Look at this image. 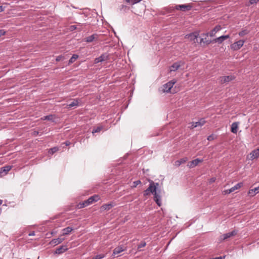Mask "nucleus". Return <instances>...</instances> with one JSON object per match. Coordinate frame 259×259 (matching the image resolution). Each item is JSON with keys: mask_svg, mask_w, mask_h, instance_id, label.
<instances>
[{"mask_svg": "<svg viewBox=\"0 0 259 259\" xmlns=\"http://www.w3.org/2000/svg\"><path fill=\"white\" fill-rule=\"evenodd\" d=\"M205 120L203 118H201L199 121H198L197 122H191L190 127L191 128H194L197 126H202V125H203L205 124Z\"/></svg>", "mask_w": 259, "mask_h": 259, "instance_id": "nucleus-12", "label": "nucleus"}, {"mask_svg": "<svg viewBox=\"0 0 259 259\" xmlns=\"http://www.w3.org/2000/svg\"><path fill=\"white\" fill-rule=\"evenodd\" d=\"M123 251H124V249L122 248V247L118 246V247H116L115 248H114V249L113 250V253L112 254V256L113 257H114L115 255L121 253Z\"/></svg>", "mask_w": 259, "mask_h": 259, "instance_id": "nucleus-21", "label": "nucleus"}, {"mask_svg": "<svg viewBox=\"0 0 259 259\" xmlns=\"http://www.w3.org/2000/svg\"><path fill=\"white\" fill-rule=\"evenodd\" d=\"M103 129V126L102 125L98 126L97 127L94 128L92 131V134L100 133Z\"/></svg>", "mask_w": 259, "mask_h": 259, "instance_id": "nucleus-29", "label": "nucleus"}, {"mask_svg": "<svg viewBox=\"0 0 259 259\" xmlns=\"http://www.w3.org/2000/svg\"><path fill=\"white\" fill-rule=\"evenodd\" d=\"M171 8L172 9V10H174V9H176L178 10H180L185 12L186 11L190 10L192 9V6L189 4H184V5H176L174 7H172Z\"/></svg>", "mask_w": 259, "mask_h": 259, "instance_id": "nucleus-2", "label": "nucleus"}, {"mask_svg": "<svg viewBox=\"0 0 259 259\" xmlns=\"http://www.w3.org/2000/svg\"><path fill=\"white\" fill-rule=\"evenodd\" d=\"M146 243L145 241H142L140 244L138 245V250L140 251V248L144 247L146 246Z\"/></svg>", "mask_w": 259, "mask_h": 259, "instance_id": "nucleus-35", "label": "nucleus"}, {"mask_svg": "<svg viewBox=\"0 0 259 259\" xmlns=\"http://www.w3.org/2000/svg\"><path fill=\"white\" fill-rule=\"evenodd\" d=\"M202 161H203L202 159L196 158V159L190 161V162H189L188 164V166L190 168H193L195 166H196V165H197L199 162H201Z\"/></svg>", "mask_w": 259, "mask_h": 259, "instance_id": "nucleus-16", "label": "nucleus"}, {"mask_svg": "<svg viewBox=\"0 0 259 259\" xmlns=\"http://www.w3.org/2000/svg\"><path fill=\"white\" fill-rule=\"evenodd\" d=\"M78 106V101L77 100H74L71 103L67 105L68 108L73 107H77Z\"/></svg>", "mask_w": 259, "mask_h": 259, "instance_id": "nucleus-28", "label": "nucleus"}, {"mask_svg": "<svg viewBox=\"0 0 259 259\" xmlns=\"http://www.w3.org/2000/svg\"><path fill=\"white\" fill-rule=\"evenodd\" d=\"M67 249V246L62 245L56 249L55 253L60 254L66 251Z\"/></svg>", "mask_w": 259, "mask_h": 259, "instance_id": "nucleus-19", "label": "nucleus"}, {"mask_svg": "<svg viewBox=\"0 0 259 259\" xmlns=\"http://www.w3.org/2000/svg\"><path fill=\"white\" fill-rule=\"evenodd\" d=\"M244 41L242 40H239L231 45V49L237 51L239 50L243 45Z\"/></svg>", "mask_w": 259, "mask_h": 259, "instance_id": "nucleus-6", "label": "nucleus"}, {"mask_svg": "<svg viewBox=\"0 0 259 259\" xmlns=\"http://www.w3.org/2000/svg\"><path fill=\"white\" fill-rule=\"evenodd\" d=\"M140 184H141V181L140 180L136 181L133 182V187H136Z\"/></svg>", "mask_w": 259, "mask_h": 259, "instance_id": "nucleus-37", "label": "nucleus"}, {"mask_svg": "<svg viewBox=\"0 0 259 259\" xmlns=\"http://www.w3.org/2000/svg\"><path fill=\"white\" fill-rule=\"evenodd\" d=\"M158 186L159 183L150 181L148 189L149 190V191L154 195V200L156 204L159 206H160L161 205V191L158 189L157 187Z\"/></svg>", "mask_w": 259, "mask_h": 259, "instance_id": "nucleus-1", "label": "nucleus"}, {"mask_svg": "<svg viewBox=\"0 0 259 259\" xmlns=\"http://www.w3.org/2000/svg\"><path fill=\"white\" fill-rule=\"evenodd\" d=\"M206 37L207 36H205L204 38L203 37H202L201 39H200V43H203V44H205L206 45H209L211 43H213L212 42V40H209V39H206Z\"/></svg>", "mask_w": 259, "mask_h": 259, "instance_id": "nucleus-27", "label": "nucleus"}, {"mask_svg": "<svg viewBox=\"0 0 259 259\" xmlns=\"http://www.w3.org/2000/svg\"><path fill=\"white\" fill-rule=\"evenodd\" d=\"M98 34H93L91 36H89L85 38V41L88 42H91L93 41L94 40H97L98 39Z\"/></svg>", "mask_w": 259, "mask_h": 259, "instance_id": "nucleus-20", "label": "nucleus"}, {"mask_svg": "<svg viewBox=\"0 0 259 259\" xmlns=\"http://www.w3.org/2000/svg\"><path fill=\"white\" fill-rule=\"evenodd\" d=\"M238 127V123L237 122H233L231 125V132L236 134Z\"/></svg>", "mask_w": 259, "mask_h": 259, "instance_id": "nucleus-25", "label": "nucleus"}, {"mask_svg": "<svg viewBox=\"0 0 259 259\" xmlns=\"http://www.w3.org/2000/svg\"><path fill=\"white\" fill-rule=\"evenodd\" d=\"M76 28H77V27H76V25H71L69 27V30L70 31H72L75 30Z\"/></svg>", "mask_w": 259, "mask_h": 259, "instance_id": "nucleus-39", "label": "nucleus"}, {"mask_svg": "<svg viewBox=\"0 0 259 259\" xmlns=\"http://www.w3.org/2000/svg\"><path fill=\"white\" fill-rule=\"evenodd\" d=\"M105 257V254H100L97 255L96 256H95L94 257H93L92 259H102Z\"/></svg>", "mask_w": 259, "mask_h": 259, "instance_id": "nucleus-36", "label": "nucleus"}, {"mask_svg": "<svg viewBox=\"0 0 259 259\" xmlns=\"http://www.w3.org/2000/svg\"><path fill=\"white\" fill-rule=\"evenodd\" d=\"M12 168L11 166L7 165L4 166L1 168L0 174H2L3 172L5 173V175L7 174L8 171H9Z\"/></svg>", "mask_w": 259, "mask_h": 259, "instance_id": "nucleus-23", "label": "nucleus"}, {"mask_svg": "<svg viewBox=\"0 0 259 259\" xmlns=\"http://www.w3.org/2000/svg\"><path fill=\"white\" fill-rule=\"evenodd\" d=\"M65 144H66V146L69 145L70 144V142H65Z\"/></svg>", "mask_w": 259, "mask_h": 259, "instance_id": "nucleus-48", "label": "nucleus"}, {"mask_svg": "<svg viewBox=\"0 0 259 259\" xmlns=\"http://www.w3.org/2000/svg\"><path fill=\"white\" fill-rule=\"evenodd\" d=\"M59 150V148L57 147H54L51 149H50L48 151V153L49 154H53L55 152H56Z\"/></svg>", "mask_w": 259, "mask_h": 259, "instance_id": "nucleus-31", "label": "nucleus"}, {"mask_svg": "<svg viewBox=\"0 0 259 259\" xmlns=\"http://www.w3.org/2000/svg\"><path fill=\"white\" fill-rule=\"evenodd\" d=\"M242 185L243 184L242 183H239L236 184L234 186L231 188L230 189L226 190V193L230 194L234 192L235 190L240 188L241 186H242Z\"/></svg>", "mask_w": 259, "mask_h": 259, "instance_id": "nucleus-18", "label": "nucleus"}, {"mask_svg": "<svg viewBox=\"0 0 259 259\" xmlns=\"http://www.w3.org/2000/svg\"><path fill=\"white\" fill-rule=\"evenodd\" d=\"M198 36V32H195L186 35L185 37L186 38H188L190 41H193L194 42H195V40H197Z\"/></svg>", "mask_w": 259, "mask_h": 259, "instance_id": "nucleus-8", "label": "nucleus"}, {"mask_svg": "<svg viewBox=\"0 0 259 259\" xmlns=\"http://www.w3.org/2000/svg\"><path fill=\"white\" fill-rule=\"evenodd\" d=\"M259 193V186L253 189H250L248 191V194L251 196H253Z\"/></svg>", "mask_w": 259, "mask_h": 259, "instance_id": "nucleus-22", "label": "nucleus"}, {"mask_svg": "<svg viewBox=\"0 0 259 259\" xmlns=\"http://www.w3.org/2000/svg\"><path fill=\"white\" fill-rule=\"evenodd\" d=\"M78 58V56L77 55L73 54L69 59L68 63L70 64L73 63Z\"/></svg>", "mask_w": 259, "mask_h": 259, "instance_id": "nucleus-30", "label": "nucleus"}, {"mask_svg": "<svg viewBox=\"0 0 259 259\" xmlns=\"http://www.w3.org/2000/svg\"><path fill=\"white\" fill-rule=\"evenodd\" d=\"M150 193H151V192H150L149 190L147 188L144 191V196L149 195Z\"/></svg>", "mask_w": 259, "mask_h": 259, "instance_id": "nucleus-38", "label": "nucleus"}, {"mask_svg": "<svg viewBox=\"0 0 259 259\" xmlns=\"http://www.w3.org/2000/svg\"><path fill=\"white\" fill-rule=\"evenodd\" d=\"M5 33H6V31L4 30H3V29L0 30V37L2 35H5Z\"/></svg>", "mask_w": 259, "mask_h": 259, "instance_id": "nucleus-42", "label": "nucleus"}, {"mask_svg": "<svg viewBox=\"0 0 259 259\" xmlns=\"http://www.w3.org/2000/svg\"><path fill=\"white\" fill-rule=\"evenodd\" d=\"M99 200V196L97 195H95L90 197L88 199L85 200V203L88 206L94 202H97Z\"/></svg>", "mask_w": 259, "mask_h": 259, "instance_id": "nucleus-11", "label": "nucleus"}, {"mask_svg": "<svg viewBox=\"0 0 259 259\" xmlns=\"http://www.w3.org/2000/svg\"><path fill=\"white\" fill-rule=\"evenodd\" d=\"M259 157V148L253 150L247 156V159L249 160H253L257 159Z\"/></svg>", "mask_w": 259, "mask_h": 259, "instance_id": "nucleus-4", "label": "nucleus"}, {"mask_svg": "<svg viewBox=\"0 0 259 259\" xmlns=\"http://www.w3.org/2000/svg\"><path fill=\"white\" fill-rule=\"evenodd\" d=\"M259 2V0H249V3L251 5L256 4Z\"/></svg>", "mask_w": 259, "mask_h": 259, "instance_id": "nucleus-40", "label": "nucleus"}, {"mask_svg": "<svg viewBox=\"0 0 259 259\" xmlns=\"http://www.w3.org/2000/svg\"><path fill=\"white\" fill-rule=\"evenodd\" d=\"M176 82L175 80H172L169 81V82L166 83L163 85V91L164 92H168L170 91V89L172 88L173 85Z\"/></svg>", "mask_w": 259, "mask_h": 259, "instance_id": "nucleus-5", "label": "nucleus"}, {"mask_svg": "<svg viewBox=\"0 0 259 259\" xmlns=\"http://www.w3.org/2000/svg\"><path fill=\"white\" fill-rule=\"evenodd\" d=\"M214 139V136L213 135H210L207 137V140L208 141H211Z\"/></svg>", "mask_w": 259, "mask_h": 259, "instance_id": "nucleus-41", "label": "nucleus"}, {"mask_svg": "<svg viewBox=\"0 0 259 259\" xmlns=\"http://www.w3.org/2000/svg\"><path fill=\"white\" fill-rule=\"evenodd\" d=\"M234 78L235 77L232 75L223 76L220 77L219 80L221 83H225L233 80Z\"/></svg>", "mask_w": 259, "mask_h": 259, "instance_id": "nucleus-10", "label": "nucleus"}, {"mask_svg": "<svg viewBox=\"0 0 259 259\" xmlns=\"http://www.w3.org/2000/svg\"><path fill=\"white\" fill-rule=\"evenodd\" d=\"M237 233V231L236 230H233L230 232L224 234L221 236V239L223 240H225L231 237L234 236L236 235Z\"/></svg>", "mask_w": 259, "mask_h": 259, "instance_id": "nucleus-13", "label": "nucleus"}, {"mask_svg": "<svg viewBox=\"0 0 259 259\" xmlns=\"http://www.w3.org/2000/svg\"><path fill=\"white\" fill-rule=\"evenodd\" d=\"M109 55L106 53H105V54L101 55L100 57L96 58L95 59L94 61H95V63L96 64V63H98L100 62H102L107 61V60H109Z\"/></svg>", "mask_w": 259, "mask_h": 259, "instance_id": "nucleus-7", "label": "nucleus"}, {"mask_svg": "<svg viewBox=\"0 0 259 259\" xmlns=\"http://www.w3.org/2000/svg\"><path fill=\"white\" fill-rule=\"evenodd\" d=\"M34 235H35V232H34V231L31 232H30V233L29 234V236H34Z\"/></svg>", "mask_w": 259, "mask_h": 259, "instance_id": "nucleus-45", "label": "nucleus"}, {"mask_svg": "<svg viewBox=\"0 0 259 259\" xmlns=\"http://www.w3.org/2000/svg\"><path fill=\"white\" fill-rule=\"evenodd\" d=\"M115 205V203L113 202H111L107 204H105L101 207V210H109Z\"/></svg>", "mask_w": 259, "mask_h": 259, "instance_id": "nucleus-14", "label": "nucleus"}, {"mask_svg": "<svg viewBox=\"0 0 259 259\" xmlns=\"http://www.w3.org/2000/svg\"><path fill=\"white\" fill-rule=\"evenodd\" d=\"M216 180V179L215 178H211L210 180H209V183H212L213 182H214Z\"/></svg>", "mask_w": 259, "mask_h": 259, "instance_id": "nucleus-43", "label": "nucleus"}, {"mask_svg": "<svg viewBox=\"0 0 259 259\" xmlns=\"http://www.w3.org/2000/svg\"><path fill=\"white\" fill-rule=\"evenodd\" d=\"M64 240V238L59 237L56 239H54L51 241L50 244L53 246H56L61 242H62Z\"/></svg>", "mask_w": 259, "mask_h": 259, "instance_id": "nucleus-17", "label": "nucleus"}, {"mask_svg": "<svg viewBox=\"0 0 259 259\" xmlns=\"http://www.w3.org/2000/svg\"><path fill=\"white\" fill-rule=\"evenodd\" d=\"M43 120H53V116L52 115H49L47 116H45L42 118Z\"/></svg>", "mask_w": 259, "mask_h": 259, "instance_id": "nucleus-34", "label": "nucleus"}, {"mask_svg": "<svg viewBox=\"0 0 259 259\" xmlns=\"http://www.w3.org/2000/svg\"><path fill=\"white\" fill-rule=\"evenodd\" d=\"M87 206L86 204L85 203V201H84L82 202H80L77 205V208L78 209L82 208Z\"/></svg>", "mask_w": 259, "mask_h": 259, "instance_id": "nucleus-33", "label": "nucleus"}, {"mask_svg": "<svg viewBox=\"0 0 259 259\" xmlns=\"http://www.w3.org/2000/svg\"><path fill=\"white\" fill-rule=\"evenodd\" d=\"M230 37L229 35H222L212 40L213 42H218L219 44L222 43L225 40Z\"/></svg>", "mask_w": 259, "mask_h": 259, "instance_id": "nucleus-15", "label": "nucleus"}, {"mask_svg": "<svg viewBox=\"0 0 259 259\" xmlns=\"http://www.w3.org/2000/svg\"><path fill=\"white\" fill-rule=\"evenodd\" d=\"M225 258V256L224 257L220 256V257H216L214 258L213 259H223Z\"/></svg>", "mask_w": 259, "mask_h": 259, "instance_id": "nucleus-47", "label": "nucleus"}, {"mask_svg": "<svg viewBox=\"0 0 259 259\" xmlns=\"http://www.w3.org/2000/svg\"><path fill=\"white\" fill-rule=\"evenodd\" d=\"M72 228L70 227H66L62 230V235H68L69 233H70L72 231Z\"/></svg>", "mask_w": 259, "mask_h": 259, "instance_id": "nucleus-26", "label": "nucleus"}, {"mask_svg": "<svg viewBox=\"0 0 259 259\" xmlns=\"http://www.w3.org/2000/svg\"><path fill=\"white\" fill-rule=\"evenodd\" d=\"M184 64V63L182 61L177 62L174 63L169 67V71H176L179 69V68Z\"/></svg>", "mask_w": 259, "mask_h": 259, "instance_id": "nucleus-9", "label": "nucleus"}, {"mask_svg": "<svg viewBox=\"0 0 259 259\" xmlns=\"http://www.w3.org/2000/svg\"><path fill=\"white\" fill-rule=\"evenodd\" d=\"M3 201L0 199V205L2 204Z\"/></svg>", "mask_w": 259, "mask_h": 259, "instance_id": "nucleus-50", "label": "nucleus"}, {"mask_svg": "<svg viewBox=\"0 0 259 259\" xmlns=\"http://www.w3.org/2000/svg\"><path fill=\"white\" fill-rule=\"evenodd\" d=\"M222 29V27L220 25H217L215 27L211 30L209 32L203 33L201 34L202 36H208V35L210 37L214 36L216 33Z\"/></svg>", "mask_w": 259, "mask_h": 259, "instance_id": "nucleus-3", "label": "nucleus"}, {"mask_svg": "<svg viewBox=\"0 0 259 259\" xmlns=\"http://www.w3.org/2000/svg\"><path fill=\"white\" fill-rule=\"evenodd\" d=\"M4 11V8L2 6H0V12H3Z\"/></svg>", "mask_w": 259, "mask_h": 259, "instance_id": "nucleus-46", "label": "nucleus"}, {"mask_svg": "<svg viewBox=\"0 0 259 259\" xmlns=\"http://www.w3.org/2000/svg\"><path fill=\"white\" fill-rule=\"evenodd\" d=\"M38 134L37 132H34V135H37Z\"/></svg>", "mask_w": 259, "mask_h": 259, "instance_id": "nucleus-49", "label": "nucleus"}, {"mask_svg": "<svg viewBox=\"0 0 259 259\" xmlns=\"http://www.w3.org/2000/svg\"><path fill=\"white\" fill-rule=\"evenodd\" d=\"M249 33V31L246 29H244L240 31L238 33L239 35L240 36H243Z\"/></svg>", "mask_w": 259, "mask_h": 259, "instance_id": "nucleus-32", "label": "nucleus"}, {"mask_svg": "<svg viewBox=\"0 0 259 259\" xmlns=\"http://www.w3.org/2000/svg\"><path fill=\"white\" fill-rule=\"evenodd\" d=\"M62 58V56L61 55L58 56L56 57V60L57 61H59L61 60Z\"/></svg>", "mask_w": 259, "mask_h": 259, "instance_id": "nucleus-44", "label": "nucleus"}, {"mask_svg": "<svg viewBox=\"0 0 259 259\" xmlns=\"http://www.w3.org/2000/svg\"><path fill=\"white\" fill-rule=\"evenodd\" d=\"M187 161V158L184 157L183 158H181L180 160H177L175 161V165L177 166H180L182 163H185Z\"/></svg>", "mask_w": 259, "mask_h": 259, "instance_id": "nucleus-24", "label": "nucleus"}]
</instances>
